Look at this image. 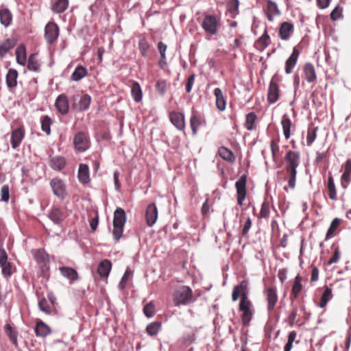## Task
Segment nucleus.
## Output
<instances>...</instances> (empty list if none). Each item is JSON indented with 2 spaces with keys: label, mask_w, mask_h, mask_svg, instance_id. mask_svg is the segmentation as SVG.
I'll return each instance as SVG.
<instances>
[{
  "label": "nucleus",
  "mask_w": 351,
  "mask_h": 351,
  "mask_svg": "<svg viewBox=\"0 0 351 351\" xmlns=\"http://www.w3.org/2000/svg\"><path fill=\"white\" fill-rule=\"evenodd\" d=\"M271 203L267 198H265L261 205L260 215L261 217L267 219L269 216Z\"/></svg>",
  "instance_id": "obj_43"
},
{
  "label": "nucleus",
  "mask_w": 351,
  "mask_h": 351,
  "mask_svg": "<svg viewBox=\"0 0 351 351\" xmlns=\"http://www.w3.org/2000/svg\"><path fill=\"white\" fill-rule=\"evenodd\" d=\"M38 306L41 311L49 315L51 314V309L49 305L47 304V302L45 298H43L38 302Z\"/></svg>",
  "instance_id": "obj_56"
},
{
  "label": "nucleus",
  "mask_w": 351,
  "mask_h": 351,
  "mask_svg": "<svg viewBox=\"0 0 351 351\" xmlns=\"http://www.w3.org/2000/svg\"><path fill=\"white\" fill-rule=\"evenodd\" d=\"M66 165V159L63 156H57L51 158L49 160V166L56 171H61Z\"/></svg>",
  "instance_id": "obj_22"
},
{
  "label": "nucleus",
  "mask_w": 351,
  "mask_h": 351,
  "mask_svg": "<svg viewBox=\"0 0 351 351\" xmlns=\"http://www.w3.org/2000/svg\"><path fill=\"white\" fill-rule=\"evenodd\" d=\"M304 73L306 80L311 83L316 80L317 75L314 66L311 63H306L304 66Z\"/></svg>",
  "instance_id": "obj_25"
},
{
  "label": "nucleus",
  "mask_w": 351,
  "mask_h": 351,
  "mask_svg": "<svg viewBox=\"0 0 351 351\" xmlns=\"http://www.w3.org/2000/svg\"><path fill=\"white\" fill-rule=\"evenodd\" d=\"M41 129L47 135L51 134V125L52 124L51 119L48 116L45 115L41 118Z\"/></svg>",
  "instance_id": "obj_42"
},
{
  "label": "nucleus",
  "mask_w": 351,
  "mask_h": 351,
  "mask_svg": "<svg viewBox=\"0 0 351 351\" xmlns=\"http://www.w3.org/2000/svg\"><path fill=\"white\" fill-rule=\"evenodd\" d=\"M125 221L126 217L124 210L117 208L114 212L113 225L124 226Z\"/></svg>",
  "instance_id": "obj_26"
},
{
  "label": "nucleus",
  "mask_w": 351,
  "mask_h": 351,
  "mask_svg": "<svg viewBox=\"0 0 351 351\" xmlns=\"http://www.w3.org/2000/svg\"><path fill=\"white\" fill-rule=\"evenodd\" d=\"M246 184L247 176L245 174L242 175L235 183L237 204L240 206L243 205V201L246 197Z\"/></svg>",
  "instance_id": "obj_7"
},
{
  "label": "nucleus",
  "mask_w": 351,
  "mask_h": 351,
  "mask_svg": "<svg viewBox=\"0 0 351 351\" xmlns=\"http://www.w3.org/2000/svg\"><path fill=\"white\" fill-rule=\"evenodd\" d=\"M328 189L329 191V197L332 200H337V191L334 182L333 178L329 176L328 180Z\"/></svg>",
  "instance_id": "obj_46"
},
{
  "label": "nucleus",
  "mask_w": 351,
  "mask_h": 351,
  "mask_svg": "<svg viewBox=\"0 0 351 351\" xmlns=\"http://www.w3.org/2000/svg\"><path fill=\"white\" fill-rule=\"evenodd\" d=\"M50 332V328L43 322H37L35 328V332L37 336L46 337Z\"/></svg>",
  "instance_id": "obj_35"
},
{
  "label": "nucleus",
  "mask_w": 351,
  "mask_h": 351,
  "mask_svg": "<svg viewBox=\"0 0 351 351\" xmlns=\"http://www.w3.org/2000/svg\"><path fill=\"white\" fill-rule=\"evenodd\" d=\"M279 99V87L276 82L271 80L268 88L267 100L269 104L276 103Z\"/></svg>",
  "instance_id": "obj_16"
},
{
  "label": "nucleus",
  "mask_w": 351,
  "mask_h": 351,
  "mask_svg": "<svg viewBox=\"0 0 351 351\" xmlns=\"http://www.w3.org/2000/svg\"><path fill=\"white\" fill-rule=\"evenodd\" d=\"M47 217L56 225L60 226L63 221V213L60 208L53 206Z\"/></svg>",
  "instance_id": "obj_17"
},
{
  "label": "nucleus",
  "mask_w": 351,
  "mask_h": 351,
  "mask_svg": "<svg viewBox=\"0 0 351 351\" xmlns=\"http://www.w3.org/2000/svg\"><path fill=\"white\" fill-rule=\"evenodd\" d=\"M201 26L207 34L214 36L218 32L219 21L215 15L207 14L204 16Z\"/></svg>",
  "instance_id": "obj_4"
},
{
  "label": "nucleus",
  "mask_w": 351,
  "mask_h": 351,
  "mask_svg": "<svg viewBox=\"0 0 351 351\" xmlns=\"http://www.w3.org/2000/svg\"><path fill=\"white\" fill-rule=\"evenodd\" d=\"M270 43V36L267 33V27H265L263 35L256 40L255 45L260 51L265 50Z\"/></svg>",
  "instance_id": "obj_23"
},
{
  "label": "nucleus",
  "mask_w": 351,
  "mask_h": 351,
  "mask_svg": "<svg viewBox=\"0 0 351 351\" xmlns=\"http://www.w3.org/2000/svg\"><path fill=\"white\" fill-rule=\"evenodd\" d=\"M281 124L283 130L285 138L288 140L291 136V128L292 122L287 114H284L282 117Z\"/></svg>",
  "instance_id": "obj_29"
},
{
  "label": "nucleus",
  "mask_w": 351,
  "mask_h": 351,
  "mask_svg": "<svg viewBox=\"0 0 351 351\" xmlns=\"http://www.w3.org/2000/svg\"><path fill=\"white\" fill-rule=\"evenodd\" d=\"M267 10L268 12H270L272 14L278 15L280 13L278 8L277 4L271 0L268 1L267 2Z\"/></svg>",
  "instance_id": "obj_57"
},
{
  "label": "nucleus",
  "mask_w": 351,
  "mask_h": 351,
  "mask_svg": "<svg viewBox=\"0 0 351 351\" xmlns=\"http://www.w3.org/2000/svg\"><path fill=\"white\" fill-rule=\"evenodd\" d=\"M143 313L147 317H152L155 314V306L154 302H149L143 308Z\"/></svg>",
  "instance_id": "obj_51"
},
{
  "label": "nucleus",
  "mask_w": 351,
  "mask_h": 351,
  "mask_svg": "<svg viewBox=\"0 0 351 351\" xmlns=\"http://www.w3.org/2000/svg\"><path fill=\"white\" fill-rule=\"evenodd\" d=\"M319 278V269L317 267L314 266L312 268L311 282H314L318 280Z\"/></svg>",
  "instance_id": "obj_64"
},
{
  "label": "nucleus",
  "mask_w": 351,
  "mask_h": 351,
  "mask_svg": "<svg viewBox=\"0 0 351 351\" xmlns=\"http://www.w3.org/2000/svg\"><path fill=\"white\" fill-rule=\"evenodd\" d=\"M9 199V186L8 185H3L1 189V200L7 202H8Z\"/></svg>",
  "instance_id": "obj_58"
},
{
  "label": "nucleus",
  "mask_w": 351,
  "mask_h": 351,
  "mask_svg": "<svg viewBox=\"0 0 351 351\" xmlns=\"http://www.w3.org/2000/svg\"><path fill=\"white\" fill-rule=\"evenodd\" d=\"M155 87L158 93L161 96H164L167 91V81L162 79L157 80Z\"/></svg>",
  "instance_id": "obj_49"
},
{
  "label": "nucleus",
  "mask_w": 351,
  "mask_h": 351,
  "mask_svg": "<svg viewBox=\"0 0 351 351\" xmlns=\"http://www.w3.org/2000/svg\"><path fill=\"white\" fill-rule=\"evenodd\" d=\"M150 45L148 41L145 38H141L138 41V49L141 55L143 57H146L148 55V52L149 51Z\"/></svg>",
  "instance_id": "obj_45"
},
{
  "label": "nucleus",
  "mask_w": 351,
  "mask_h": 351,
  "mask_svg": "<svg viewBox=\"0 0 351 351\" xmlns=\"http://www.w3.org/2000/svg\"><path fill=\"white\" fill-rule=\"evenodd\" d=\"M18 72L16 69H10L8 70L5 77L6 84L11 90L14 89L17 86Z\"/></svg>",
  "instance_id": "obj_20"
},
{
  "label": "nucleus",
  "mask_w": 351,
  "mask_h": 351,
  "mask_svg": "<svg viewBox=\"0 0 351 351\" xmlns=\"http://www.w3.org/2000/svg\"><path fill=\"white\" fill-rule=\"evenodd\" d=\"M239 5V0H229L227 3L228 10L233 14H238Z\"/></svg>",
  "instance_id": "obj_53"
},
{
  "label": "nucleus",
  "mask_w": 351,
  "mask_h": 351,
  "mask_svg": "<svg viewBox=\"0 0 351 351\" xmlns=\"http://www.w3.org/2000/svg\"><path fill=\"white\" fill-rule=\"evenodd\" d=\"M341 219L339 218H335L330 225L329 228L328 229L326 235V240L331 238L333 236V232L335 231V230L338 228V226L340 224Z\"/></svg>",
  "instance_id": "obj_47"
},
{
  "label": "nucleus",
  "mask_w": 351,
  "mask_h": 351,
  "mask_svg": "<svg viewBox=\"0 0 351 351\" xmlns=\"http://www.w3.org/2000/svg\"><path fill=\"white\" fill-rule=\"evenodd\" d=\"M69 6V0H53L51 5L53 12L60 14L64 12Z\"/></svg>",
  "instance_id": "obj_27"
},
{
  "label": "nucleus",
  "mask_w": 351,
  "mask_h": 351,
  "mask_svg": "<svg viewBox=\"0 0 351 351\" xmlns=\"http://www.w3.org/2000/svg\"><path fill=\"white\" fill-rule=\"evenodd\" d=\"M146 221L148 226L152 227L158 218V209L155 204H149L145 213Z\"/></svg>",
  "instance_id": "obj_13"
},
{
  "label": "nucleus",
  "mask_w": 351,
  "mask_h": 351,
  "mask_svg": "<svg viewBox=\"0 0 351 351\" xmlns=\"http://www.w3.org/2000/svg\"><path fill=\"white\" fill-rule=\"evenodd\" d=\"M299 55V50L296 47H294L292 53L285 62V73L287 74H290L292 73L293 69L298 62Z\"/></svg>",
  "instance_id": "obj_15"
},
{
  "label": "nucleus",
  "mask_w": 351,
  "mask_h": 351,
  "mask_svg": "<svg viewBox=\"0 0 351 351\" xmlns=\"http://www.w3.org/2000/svg\"><path fill=\"white\" fill-rule=\"evenodd\" d=\"M131 94L135 102H140L142 100L143 92L138 82H133L131 87Z\"/></svg>",
  "instance_id": "obj_33"
},
{
  "label": "nucleus",
  "mask_w": 351,
  "mask_h": 351,
  "mask_svg": "<svg viewBox=\"0 0 351 351\" xmlns=\"http://www.w3.org/2000/svg\"><path fill=\"white\" fill-rule=\"evenodd\" d=\"M5 330L6 334L9 337L12 343L14 345L17 344V332L12 328L10 324L5 326Z\"/></svg>",
  "instance_id": "obj_48"
},
{
  "label": "nucleus",
  "mask_w": 351,
  "mask_h": 351,
  "mask_svg": "<svg viewBox=\"0 0 351 351\" xmlns=\"http://www.w3.org/2000/svg\"><path fill=\"white\" fill-rule=\"evenodd\" d=\"M87 75V70L83 66H77L73 72L71 78L73 81L77 82Z\"/></svg>",
  "instance_id": "obj_37"
},
{
  "label": "nucleus",
  "mask_w": 351,
  "mask_h": 351,
  "mask_svg": "<svg viewBox=\"0 0 351 351\" xmlns=\"http://www.w3.org/2000/svg\"><path fill=\"white\" fill-rule=\"evenodd\" d=\"M216 107L219 111H223L226 107V101L221 88H216L214 90Z\"/></svg>",
  "instance_id": "obj_19"
},
{
  "label": "nucleus",
  "mask_w": 351,
  "mask_h": 351,
  "mask_svg": "<svg viewBox=\"0 0 351 351\" xmlns=\"http://www.w3.org/2000/svg\"><path fill=\"white\" fill-rule=\"evenodd\" d=\"M91 102V97L88 94L80 96V99L76 104V108L79 111H85L88 109Z\"/></svg>",
  "instance_id": "obj_28"
},
{
  "label": "nucleus",
  "mask_w": 351,
  "mask_h": 351,
  "mask_svg": "<svg viewBox=\"0 0 351 351\" xmlns=\"http://www.w3.org/2000/svg\"><path fill=\"white\" fill-rule=\"evenodd\" d=\"M35 260L40 264L45 265L49 261V255L42 249H38L34 254Z\"/></svg>",
  "instance_id": "obj_36"
},
{
  "label": "nucleus",
  "mask_w": 351,
  "mask_h": 351,
  "mask_svg": "<svg viewBox=\"0 0 351 351\" xmlns=\"http://www.w3.org/2000/svg\"><path fill=\"white\" fill-rule=\"evenodd\" d=\"M171 123L179 130L183 131L185 128L184 115L182 112H171L169 114Z\"/></svg>",
  "instance_id": "obj_12"
},
{
  "label": "nucleus",
  "mask_w": 351,
  "mask_h": 351,
  "mask_svg": "<svg viewBox=\"0 0 351 351\" xmlns=\"http://www.w3.org/2000/svg\"><path fill=\"white\" fill-rule=\"evenodd\" d=\"M112 268V263L109 260L105 259L100 262L97 267V273L101 278L108 276Z\"/></svg>",
  "instance_id": "obj_21"
},
{
  "label": "nucleus",
  "mask_w": 351,
  "mask_h": 351,
  "mask_svg": "<svg viewBox=\"0 0 351 351\" xmlns=\"http://www.w3.org/2000/svg\"><path fill=\"white\" fill-rule=\"evenodd\" d=\"M25 130L23 127H19L13 130L11 132L10 143L12 147L16 149L25 138Z\"/></svg>",
  "instance_id": "obj_10"
},
{
  "label": "nucleus",
  "mask_w": 351,
  "mask_h": 351,
  "mask_svg": "<svg viewBox=\"0 0 351 351\" xmlns=\"http://www.w3.org/2000/svg\"><path fill=\"white\" fill-rule=\"evenodd\" d=\"M263 295L267 302V310L271 313L275 308L276 304L278 300L276 288L268 287L263 291Z\"/></svg>",
  "instance_id": "obj_6"
},
{
  "label": "nucleus",
  "mask_w": 351,
  "mask_h": 351,
  "mask_svg": "<svg viewBox=\"0 0 351 351\" xmlns=\"http://www.w3.org/2000/svg\"><path fill=\"white\" fill-rule=\"evenodd\" d=\"M195 301L191 289L188 286H181L173 293L175 306H186Z\"/></svg>",
  "instance_id": "obj_3"
},
{
  "label": "nucleus",
  "mask_w": 351,
  "mask_h": 351,
  "mask_svg": "<svg viewBox=\"0 0 351 351\" xmlns=\"http://www.w3.org/2000/svg\"><path fill=\"white\" fill-rule=\"evenodd\" d=\"M204 123V121L198 116L193 114L190 119V125L193 132V134L195 135L197 132V129L200 125Z\"/></svg>",
  "instance_id": "obj_39"
},
{
  "label": "nucleus",
  "mask_w": 351,
  "mask_h": 351,
  "mask_svg": "<svg viewBox=\"0 0 351 351\" xmlns=\"http://www.w3.org/2000/svg\"><path fill=\"white\" fill-rule=\"evenodd\" d=\"M249 282L247 280H243L239 285H235L232 293V300L234 302L238 300L241 296L239 310L242 312L241 320L244 326L249 325L254 315V307L249 299Z\"/></svg>",
  "instance_id": "obj_1"
},
{
  "label": "nucleus",
  "mask_w": 351,
  "mask_h": 351,
  "mask_svg": "<svg viewBox=\"0 0 351 351\" xmlns=\"http://www.w3.org/2000/svg\"><path fill=\"white\" fill-rule=\"evenodd\" d=\"M332 289L330 287H326L321 298L329 302L332 298Z\"/></svg>",
  "instance_id": "obj_61"
},
{
  "label": "nucleus",
  "mask_w": 351,
  "mask_h": 351,
  "mask_svg": "<svg viewBox=\"0 0 351 351\" xmlns=\"http://www.w3.org/2000/svg\"><path fill=\"white\" fill-rule=\"evenodd\" d=\"M251 226H252V220L250 217H247V220L245 222L243 228V236H245L247 234Z\"/></svg>",
  "instance_id": "obj_63"
},
{
  "label": "nucleus",
  "mask_w": 351,
  "mask_h": 351,
  "mask_svg": "<svg viewBox=\"0 0 351 351\" xmlns=\"http://www.w3.org/2000/svg\"><path fill=\"white\" fill-rule=\"evenodd\" d=\"M219 154L228 162H233L235 159L233 152L225 147L219 149Z\"/></svg>",
  "instance_id": "obj_41"
},
{
  "label": "nucleus",
  "mask_w": 351,
  "mask_h": 351,
  "mask_svg": "<svg viewBox=\"0 0 351 351\" xmlns=\"http://www.w3.org/2000/svg\"><path fill=\"white\" fill-rule=\"evenodd\" d=\"M16 62L18 64L25 66L27 62L26 49L23 45H21L16 49Z\"/></svg>",
  "instance_id": "obj_31"
},
{
  "label": "nucleus",
  "mask_w": 351,
  "mask_h": 351,
  "mask_svg": "<svg viewBox=\"0 0 351 351\" xmlns=\"http://www.w3.org/2000/svg\"><path fill=\"white\" fill-rule=\"evenodd\" d=\"M298 315V311L297 309H293L288 317L289 324L290 326H293L295 323V318Z\"/></svg>",
  "instance_id": "obj_62"
},
{
  "label": "nucleus",
  "mask_w": 351,
  "mask_h": 351,
  "mask_svg": "<svg viewBox=\"0 0 351 351\" xmlns=\"http://www.w3.org/2000/svg\"><path fill=\"white\" fill-rule=\"evenodd\" d=\"M195 341V334L193 332L184 334L182 338V343L185 346H189Z\"/></svg>",
  "instance_id": "obj_52"
},
{
  "label": "nucleus",
  "mask_w": 351,
  "mask_h": 351,
  "mask_svg": "<svg viewBox=\"0 0 351 351\" xmlns=\"http://www.w3.org/2000/svg\"><path fill=\"white\" fill-rule=\"evenodd\" d=\"M36 53H32L27 60V69L32 71H38L40 70V64H39L37 58Z\"/></svg>",
  "instance_id": "obj_38"
},
{
  "label": "nucleus",
  "mask_w": 351,
  "mask_h": 351,
  "mask_svg": "<svg viewBox=\"0 0 351 351\" xmlns=\"http://www.w3.org/2000/svg\"><path fill=\"white\" fill-rule=\"evenodd\" d=\"M124 226L113 225L112 234L116 241H118L123 234Z\"/></svg>",
  "instance_id": "obj_55"
},
{
  "label": "nucleus",
  "mask_w": 351,
  "mask_h": 351,
  "mask_svg": "<svg viewBox=\"0 0 351 351\" xmlns=\"http://www.w3.org/2000/svg\"><path fill=\"white\" fill-rule=\"evenodd\" d=\"M293 32V25L289 22H283L279 27L278 35L281 40H287Z\"/></svg>",
  "instance_id": "obj_14"
},
{
  "label": "nucleus",
  "mask_w": 351,
  "mask_h": 351,
  "mask_svg": "<svg viewBox=\"0 0 351 351\" xmlns=\"http://www.w3.org/2000/svg\"><path fill=\"white\" fill-rule=\"evenodd\" d=\"M302 278L298 275L294 279L293 285L291 289V294L294 296L295 298H297L299 295V293L302 291Z\"/></svg>",
  "instance_id": "obj_40"
},
{
  "label": "nucleus",
  "mask_w": 351,
  "mask_h": 351,
  "mask_svg": "<svg viewBox=\"0 0 351 351\" xmlns=\"http://www.w3.org/2000/svg\"><path fill=\"white\" fill-rule=\"evenodd\" d=\"M317 128H313L312 129H308L306 137V143L308 146L311 145L312 143L315 141L317 137Z\"/></svg>",
  "instance_id": "obj_54"
},
{
  "label": "nucleus",
  "mask_w": 351,
  "mask_h": 351,
  "mask_svg": "<svg viewBox=\"0 0 351 351\" xmlns=\"http://www.w3.org/2000/svg\"><path fill=\"white\" fill-rule=\"evenodd\" d=\"M60 274L68 280L75 281L78 279V274L75 269L69 267H61L59 268Z\"/></svg>",
  "instance_id": "obj_24"
},
{
  "label": "nucleus",
  "mask_w": 351,
  "mask_h": 351,
  "mask_svg": "<svg viewBox=\"0 0 351 351\" xmlns=\"http://www.w3.org/2000/svg\"><path fill=\"white\" fill-rule=\"evenodd\" d=\"M50 186L53 194L59 199H63L66 197V189L64 181L59 178H54L50 181Z\"/></svg>",
  "instance_id": "obj_8"
},
{
  "label": "nucleus",
  "mask_w": 351,
  "mask_h": 351,
  "mask_svg": "<svg viewBox=\"0 0 351 351\" xmlns=\"http://www.w3.org/2000/svg\"><path fill=\"white\" fill-rule=\"evenodd\" d=\"M161 324L158 322H154L148 324L146 327V331L150 336H154L158 334L160 330Z\"/></svg>",
  "instance_id": "obj_44"
},
{
  "label": "nucleus",
  "mask_w": 351,
  "mask_h": 351,
  "mask_svg": "<svg viewBox=\"0 0 351 351\" xmlns=\"http://www.w3.org/2000/svg\"><path fill=\"white\" fill-rule=\"evenodd\" d=\"M0 267H1L2 274L4 277L8 278L12 275V265L8 261L0 263Z\"/></svg>",
  "instance_id": "obj_50"
},
{
  "label": "nucleus",
  "mask_w": 351,
  "mask_h": 351,
  "mask_svg": "<svg viewBox=\"0 0 351 351\" xmlns=\"http://www.w3.org/2000/svg\"><path fill=\"white\" fill-rule=\"evenodd\" d=\"M59 27L54 22H49L45 28V38L49 45L53 44L58 38Z\"/></svg>",
  "instance_id": "obj_9"
},
{
  "label": "nucleus",
  "mask_w": 351,
  "mask_h": 351,
  "mask_svg": "<svg viewBox=\"0 0 351 351\" xmlns=\"http://www.w3.org/2000/svg\"><path fill=\"white\" fill-rule=\"evenodd\" d=\"M342 9L336 6L331 12L330 16L332 21H336L341 17Z\"/></svg>",
  "instance_id": "obj_59"
},
{
  "label": "nucleus",
  "mask_w": 351,
  "mask_h": 351,
  "mask_svg": "<svg viewBox=\"0 0 351 351\" xmlns=\"http://www.w3.org/2000/svg\"><path fill=\"white\" fill-rule=\"evenodd\" d=\"M257 119V116L254 112H251L246 114L245 116V128L249 130L252 131L256 129L255 122Z\"/></svg>",
  "instance_id": "obj_34"
},
{
  "label": "nucleus",
  "mask_w": 351,
  "mask_h": 351,
  "mask_svg": "<svg viewBox=\"0 0 351 351\" xmlns=\"http://www.w3.org/2000/svg\"><path fill=\"white\" fill-rule=\"evenodd\" d=\"M16 41L14 38H8L0 45V57L4 56L9 50L14 48Z\"/></svg>",
  "instance_id": "obj_32"
},
{
  "label": "nucleus",
  "mask_w": 351,
  "mask_h": 351,
  "mask_svg": "<svg viewBox=\"0 0 351 351\" xmlns=\"http://www.w3.org/2000/svg\"><path fill=\"white\" fill-rule=\"evenodd\" d=\"M12 20V14L8 8L0 9V22L5 27H8Z\"/></svg>",
  "instance_id": "obj_30"
},
{
  "label": "nucleus",
  "mask_w": 351,
  "mask_h": 351,
  "mask_svg": "<svg viewBox=\"0 0 351 351\" xmlns=\"http://www.w3.org/2000/svg\"><path fill=\"white\" fill-rule=\"evenodd\" d=\"M73 145L75 149L84 152L90 147V141L87 133L80 131L74 136Z\"/></svg>",
  "instance_id": "obj_5"
},
{
  "label": "nucleus",
  "mask_w": 351,
  "mask_h": 351,
  "mask_svg": "<svg viewBox=\"0 0 351 351\" xmlns=\"http://www.w3.org/2000/svg\"><path fill=\"white\" fill-rule=\"evenodd\" d=\"M55 107L62 115H66L69 113V100L64 94H60L57 97Z\"/></svg>",
  "instance_id": "obj_11"
},
{
  "label": "nucleus",
  "mask_w": 351,
  "mask_h": 351,
  "mask_svg": "<svg viewBox=\"0 0 351 351\" xmlns=\"http://www.w3.org/2000/svg\"><path fill=\"white\" fill-rule=\"evenodd\" d=\"M195 75L193 73L187 79V82L186 84V91L187 93H189L192 90V87L195 82Z\"/></svg>",
  "instance_id": "obj_60"
},
{
  "label": "nucleus",
  "mask_w": 351,
  "mask_h": 351,
  "mask_svg": "<svg viewBox=\"0 0 351 351\" xmlns=\"http://www.w3.org/2000/svg\"><path fill=\"white\" fill-rule=\"evenodd\" d=\"M77 178L80 182L83 184H87L90 182L89 168L86 164H80Z\"/></svg>",
  "instance_id": "obj_18"
},
{
  "label": "nucleus",
  "mask_w": 351,
  "mask_h": 351,
  "mask_svg": "<svg viewBox=\"0 0 351 351\" xmlns=\"http://www.w3.org/2000/svg\"><path fill=\"white\" fill-rule=\"evenodd\" d=\"M285 170L288 175V185L291 189L295 186L297 168L300 164V154L298 152L289 151L285 156Z\"/></svg>",
  "instance_id": "obj_2"
}]
</instances>
